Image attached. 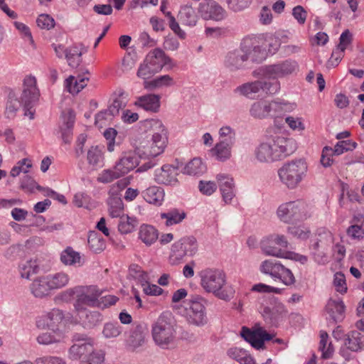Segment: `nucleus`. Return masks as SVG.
Returning <instances> with one entry per match:
<instances>
[{
  "label": "nucleus",
  "instance_id": "obj_13",
  "mask_svg": "<svg viewBox=\"0 0 364 364\" xmlns=\"http://www.w3.org/2000/svg\"><path fill=\"white\" fill-rule=\"evenodd\" d=\"M240 333L245 341L258 349L264 346V341H271L274 336V334L268 333L262 327H255L253 330H250L244 326L242 328Z\"/></svg>",
  "mask_w": 364,
  "mask_h": 364
},
{
  "label": "nucleus",
  "instance_id": "obj_33",
  "mask_svg": "<svg viewBox=\"0 0 364 364\" xmlns=\"http://www.w3.org/2000/svg\"><path fill=\"white\" fill-rule=\"evenodd\" d=\"M80 321L87 328H92L102 321L101 314L96 311H89L87 309L83 312H76Z\"/></svg>",
  "mask_w": 364,
  "mask_h": 364
},
{
  "label": "nucleus",
  "instance_id": "obj_4",
  "mask_svg": "<svg viewBox=\"0 0 364 364\" xmlns=\"http://www.w3.org/2000/svg\"><path fill=\"white\" fill-rule=\"evenodd\" d=\"M201 286L209 293H213L220 299H230L232 291L225 287V274L220 269H207L201 272Z\"/></svg>",
  "mask_w": 364,
  "mask_h": 364
},
{
  "label": "nucleus",
  "instance_id": "obj_32",
  "mask_svg": "<svg viewBox=\"0 0 364 364\" xmlns=\"http://www.w3.org/2000/svg\"><path fill=\"white\" fill-rule=\"evenodd\" d=\"M227 354L231 359L235 360L241 364H255L252 357L248 352L242 348L232 347L228 350Z\"/></svg>",
  "mask_w": 364,
  "mask_h": 364
},
{
  "label": "nucleus",
  "instance_id": "obj_55",
  "mask_svg": "<svg viewBox=\"0 0 364 364\" xmlns=\"http://www.w3.org/2000/svg\"><path fill=\"white\" fill-rule=\"evenodd\" d=\"M333 286L336 291L342 294L347 292L348 287L344 274L341 272H338L334 274Z\"/></svg>",
  "mask_w": 364,
  "mask_h": 364
},
{
  "label": "nucleus",
  "instance_id": "obj_22",
  "mask_svg": "<svg viewBox=\"0 0 364 364\" xmlns=\"http://www.w3.org/2000/svg\"><path fill=\"white\" fill-rule=\"evenodd\" d=\"M217 180L222 197L225 203H229L235 197V183L233 178L228 175L218 174Z\"/></svg>",
  "mask_w": 364,
  "mask_h": 364
},
{
  "label": "nucleus",
  "instance_id": "obj_21",
  "mask_svg": "<svg viewBox=\"0 0 364 364\" xmlns=\"http://www.w3.org/2000/svg\"><path fill=\"white\" fill-rule=\"evenodd\" d=\"M177 169L174 166L166 164L156 171L155 181L158 183L174 185L177 182Z\"/></svg>",
  "mask_w": 364,
  "mask_h": 364
},
{
  "label": "nucleus",
  "instance_id": "obj_9",
  "mask_svg": "<svg viewBox=\"0 0 364 364\" xmlns=\"http://www.w3.org/2000/svg\"><path fill=\"white\" fill-rule=\"evenodd\" d=\"M280 89V84L278 80L270 81L265 78L264 75L261 80L251 82H247L237 87V90L243 95L252 98L260 91L266 94L273 95L277 92Z\"/></svg>",
  "mask_w": 364,
  "mask_h": 364
},
{
  "label": "nucleus",
  "instance_id": "obj_10",
  "mask_svg": "<svg viewBox=\"0 0 364 364\" xmlns=\"http://www.w3.org/2000/svg\"><path fill=\"white\" fill-rule=\"evenodd\" d=\"M288 241L284 235L273 234L263 238L260 242L262 251L266 255L287 258L289 252L284 250Z\"/></svg>",
  "mask_w": 364,
  "mask_h": 364
},
{
  "label": "nucleus",
  "instance_id": "obj_18",
  "mask_svg": "<svg viewBox=\"0 0 364 364\" xmlns=\"http://www.w3.org/2000/svg\"><path fill=\"white\" fill-rule=\"evenodd\" d=\"M95 352L93 345L90 342L84 340H78L77 343L73 344L69 350V356L72 360H85L92 355H100Z\"/></svg>",
  "mask_w": 364,
  "mask_h": 364
},
{
  "label": "nucleus",
  "instance_id": "obj_34",
  "mask_svg": "<svg viewBox=\"0 0 364 364\" xmlns=\"http://www.w3.org/2000/svg\"><path fill=\"white\" fill-rule=\"evenodd\" d=\"M107 204L109 213L112 218H119L123 215V202L118 194L110 193Z\"/></svg>",
  "mask_w": 364,
  "mask_h": 364
},
{
  "label": "nucleus",
  "instance_id": "obj_61",
  "mask_svg": "<svg viewBox=\"0 0 364 364\" xmlns=\"http://www.w3.org/2000/svg\"><path fill=\"white\" fill-rule=\"evenodd\" d=\"M289 234L301 240H306L311 235V231L309 228L305 227H289L288 228Z\"/></svg>",
  "mask_w": 364,
  "mask_h": 364
},
{
  "label": "nucleus",
  "instance_id": "obj_1",
  "mask_svg": "<svg viewBox=\"0 0 364 364\" xmlns=\"http://www.w3.org/2000/svg\"><path fill=\"white\" fill-rule=\"evenodd\" d=\"M296 149L293 139L280 135L271 136L259 145L255 150V155L261 162H272L290 155Z\"/></svg>",
  "mask_w": 364,
  "mask_h": 364
},
{
  "label": "nucleus",
  "instance_id": "obj_42",
  "mask_svg": "<svg viewBox=\"0 0 364 364\" xmlns=\"http://www.w3.org/2000/svg\"><path fill=\"white\" fill-rule=\"evenodd\" d=\"M318 350L321 351V357L323 359H328L333 355L334 349L331 342H328V335L325 331H321L320 333Z\"/></svg>",
  "mask_w": 364,
  "mask_h": 364
},
{
  "label": "nucleus",
  "instance_id": "obj_52",
  "mask_svg": "<svg viewBox=\"0 0 364 364\" xmlns=\"http://www.w3.org/2000/svg\"><path fill=\"white\" fill-rule=\"evenodd\" d=\"M264 314L269 315V319L272 324H276L279 322L280 318L283 314H286L284 306L283 305H278L274 306L272 310L269 308L264 309Z\"/></svg>",
  "mask_w": 364,
  "mask_h": 364
},
{
  "label": "nucleus",
  "instance_id": "obj_46",
  "mask_svg": "<svg viewBox=\"0 0 364 364\" xmlns=\"http://www.w3.org/2000/svg\"><path fill=\"white\" fill-rule=\"evenodd\" d=\"M182 245L183 244L179 242V241H177L172 245L169 255V261L172 264H177L180 263L187 255L183 250ZM184 248L186 249L185 247Z\"/></svg>",
  "mask_w": 364,
  "mask_h": 364
},
{
  "label": "nucleus",
  "instance_id": "obj_20",
  "mask_svg": "<svg viewBox=\"0 0 364 364\" xmlns=\"http://www.w3.org/2000/svg\"><path fill=\"white\" fill-rule=\"evenodd\" d=\"M30 290L36 298L43 299L49 296L52 289L47 275L35 278L30 285Z\"/></svg>",
  "mask_w": 364,
  "mask_h": 364
},
{
  "label": "nucleus",
  "instance_id": "obj_50",
  "mask_svg": "<svg viewBox=\"0 0 364 364\" xmlns=\"http://www.w3.org/2000/svg\"><path fill=\"white\" fill-rule=\"evenodd\" d=\"M21 105H23L22 100L21 99V100H18V99L14 98V95L10 94L6 107V117L9 119H13L16 116L17 110Z\"/></svg>",
  "mask_w": 364,
  "mask_h": 364
},
{
  "label": "nucleus",
  "instance_id": "obj_17",
  "mask_svg": "<svg viewBox=\"0 0 364 364\" xmlns=\"http://www.w3.org/2000/svg\"><path fill=\"white\" fill-rule=\"evenodd\" d=\"M242 48L247 54V60L261 63L266 58L265 50L262 49L255 38H245L242 41Z\"/></svg>",
  "mask_w": 364,
  "mask_h": 364
},
{
  "label": "nucleus",
  "instance_id": "obj_51",
  "mask_svg": "<svg viewBox=\"0 0 364 364\" xmlns=\"http://www.w3.org/2000/svg\"><path fill=\"white\" fill-rule=\"evenodd\" d=\"M173 78L171 77L169 75H166L157 77L156 79L150 82L144 81V87L146 89H152L154 87H159L162 86H169L173 85Z\"/></svg>",
  "mask_w": 364,
  "mask_h": 364
},
{
  "label": "nucleus",
  "instance_id": "obj_15",
  "mask_svg": "<svg viewBox=\"0 0 364 364\" xmlns=\"http://www.w3.org/2000/svg\"><path fill=\"white\" fill-rule=\"evenodd\" d=\"M198 13L205 20L221 21L226 16L225 10L216 1L213 0L201 2L198 6Z\"/></svg>",
  "mask_w": 364,
  "mask_h": 364
},
{
  "label": "nucleus",
  "instance_id": "obj_60",
  "mask_svg": "<svg viewBox=\"0 0 364 364\" xmlns=\"http://www.w3.org/2000/svg\"><path fill=\"white\" fill-rule=\"evenodd\" d=\"M31 166L32 164L31 161L27 159H23V160L18 161L16 166L13 167L10 172V174L11 176L16 177L18 176L21 172H28V169Z\"/></svg>",
  "mask_w": 364,
  "mask_h": 364
},
{
  "label": "nucleus",
  "instance_id": "obj_47",
  "mask_svg": "<svg viewBox=\"0 0 364 364\" xmlns=\"http://www.w3.org/2000/svg\"><path fill=\"white\" fill-rule=\"evenodd\" d=\"M126 105L127 97L124 92H121L119 93L117 97L113 100L112 103L108 108V112L112 116L117 115L119 114L120 109L124 108Z\"/></svg>",
  "mask_w": 364,
  "mask_h": 364
},
{
  "label": "nucleus",
  "instance_id": "obj_5",
  "mask_svg": "<svg viewBox=\"0 0 364 364\" xmlns=\"http://www.w3.org/2000/svg\"><path fill=\"white\" fill-rule=\"evenodd\" d=\"M308 170L304 160L296 159L284 163L278 170L280 181L289 189H294L306 177Z\"/></svg>",
  "mask_w": 364,
  "mask_h": 364
},
{
  "label": "nucleus",
  "instance_id": "obj_19",
  "mask_svg": "<svg viewBox=\"0 0 364 364\" xmlns=\"http://www.w3.org/2000/svg\"><path fill=\"white\" fill-rule=\"evenodd\" d=\"M147 328L142 324H138L132 328L126 338L127 345L132 350L141 346L146 341Z\"/></svg>",
  "mask_w": 364,
  "mask_h": 364
},
{
  "label": "nucleus",
  "instance_id": "obj_11",
  "mask_svg": "<svg viewBox=\"0 0 364 364\" xmlns=\"http://www.w3.org/2000/svg\"><path fill=\"white\" fill-rule=\"evenodd\" d=\"M205 301L197 296L190 300L185 307V315L188 322L198 326L207 323L208 318L205 312Z\"/></svg>",
  "mask_w": 364,
  "mask_h": 364
},
{
  "label": "nucleus",
  "instance_id": "obj_44",
  "mask_svg": "<svg viewBox=\"0 0 364 364\" xmlns=\"http://www.w3.org/2000/svg\"><path fill=\"white\" fill-rule=\"evenodd\" d=\"M64 318L63 313L61 310L54 309L45 316L44 321L47 326L52 331H55L58 324L60 323Z\"/></svg>",
  "mask_w": 364,
  "mask_h": 364
},
{
  "label": "nucleus",
  "instance_id": "obj_6",
  "mask_svg": "<svg viewBox=\"0 0 364 364\" xmlns=\"http://www.w3.org/2000/svg\"><path fill=\"white\" fill-rule=\"evenodd\" d=\"M152 131L151 140L143 141L141 144L142 154L147 157H156L162 154L168 142L167 130L159 120L150 121Z\"/></svg>",
  "mask_w": 364,
  "mask_h": 364
},
{
  "label": "nucleus",
  "instance_id": "obj_7",
  "mask_svg": "<svg viewBox=\"0 0 364 364\" xmlns=\"http://www.w3.org/2000/svg\"><path fill=\"white\" fill-rule=\"evenodd\" d=\"M279 218L287 223L301 222L311 216V208L303 200L281 204L277 211Z\"/></svg>",
  "mask_w": 364,
  "mask_h": 364
},
{
  "label": "nucleus",
  "instance_id": "obj_49",
  "mask_svg": "<svg viewBox=\"0 0 364 364\" xmlns=\"http://www.w3.org/2000/svg\"><path fill=\"white\" fill-rule=\"evenodd\" d=\"M20 273L22 277L28 278L31 275L38 272L39 266L36 260H28L19 266Z\"/></svg>",
  "mask_w": 364,
  "mask_h": 364
},
{
  "label": "nucleus",
  "instance_id": "obj_8",
  "mask_svg": "<svg viewBox=\"0 0 364 364\" xmlns=\"http://www.w3.org/2000/svg\"><path fill=\"white\" fill-rule=\"evenodd\" d=\"M259 271L274 279L279 280L287 286L291 285L295 282L292 272L276 259H268L262 262Z\"/></svg>",
  "mask_w": 364,
  "mask_h": 364
},
{
  "label": "nucleus",
  "instance_id": "obj_14",
  "mask_svg": "<svg viewBox=\"0 0 364 364\" xmlns=\"http://www.w3.org/2000/svg\"><path fill=\"white\" fill-rule=\"evenodd\" d=\"M296 68V63L286 60L282 63L270 65L261 69L262 75L270 81L277 80L278 77H282L286 75L291 74Z\"/></svg>",
  "mask_w": 364,
  "mask_h": 364
},
{
  "label": "nucleus",
  "instance_id": "obj_45",
  "mask_svg": "<svg viewBox=\"0 0 364 364\" xmlns=\"http://www.w3.org/2000/svg\"><path fill=\"white\" fill-rule=\"evenodd\" d=\"M345 345L352 351H358L364 348V338L360 333L353 331L348 336Z\"/></svg>",
  "mask_w": 364,
  "mask_h": 364
},
{
  "label": "nucleus",
  "instance_id": "obj_28",
  "mask_svg": "<svg viewBox=\"0 0 364 364\" xmlns=\"http://www.w3.org/2000/svg\"><path fill=\"white\" fill-rule=\"evenodd\" d=\"M145 60L157 73L166 64V57L164 52L159 49L155 48L150 51Z\"/></svg>",
  "mask_w": 364,
  "mask_h": 364
},
{
  "label": "nucleus",
  "instance_id": "obj_57",
  "mask_svg": "<svg viewBox=\"0 0 364 364\" xmlns=\"http://www.w3.org/2000/svg\"><path fill=\"white\" fill-rule=\"evenodd\" d=\"M75 112L71 109H66L62 112V124L60 127H63L64 128H73L75 123Z\"/></svg>",
  "mask_w": 364,
  "mask_h": 364
},
{
  "label": "nucleus",
  "instance_id": "obj_27",
  "mask_svg": "<svg viewBox=\"0 0 364 364\" xmlns=\"http://www.w3.org/2000/svg\"><path fill=\"white\" fill-rule=\"evenodd\" d=\"M135 105L146 111L156 112L160 107V97L154 94L146 95L138 97Z\"/></svg>",
  "mask_w": 364,
  "mask_h": 364
},
{
  "label": "nucleus",
  "instance_id": "obj_24",
  "mask_svg": "<svg viewBox=\"0 0 364 364\" xmlns=\"http://www.w3.org/2000/svg\"><path fill=\"white\" fill-rule=\"evenodd\" d=\"M326 311L336 323L343 321L345 317V305L341 299H330L326 306Z\"/></svg>",
  "mask_w": 364,
  "mask_h": 364
},
{
  "label": "nucleus",
  "instance_id": "obj_62",
  "mask_svg": "<svg viewBox=\"0 0 364 364\" xmlns=\"http://www.w3.org/2000/svg\"><path fill=\"white\" fill-rule=\"evenodd\" d=\"M122 332L121 326L117 323H108L104 326L103 334L106 338H115Z\"/></svg>",
  "mask_w": 364,
  "mask_h": 364
},
{
  "label": "nucleus",
  "instance_id": "obj_39",
  "mask_svg": "<svg viewBox=\"0 0 364 364\" xmlns=\"http://www.w3.org/2000/svg\"><path fill=\"white\" fill-rule=\"evenodd\" d=\"M60 261L65 265L78 264L80 266L82 264L80 253L70 247H68L62 252Z\"/></svg>",
  "mask_w": 364,
  "mask_h": 364
},
{
  "label": "nucleus",
  "instance_id": "obj_38",
  "mask_svg": "<svg viewBox=\"0 0 364 364\" xmlns=\"http://www.w3.org/2000/svg\"><path fill=\"white\" fill-rule=\"evenodd\" d=\"M167 1L164 0L161 5V11L165 14L166 16L168 18V25L170 28L173 31L175 34H176L180 38L184 39L186 37V33L181 30L178 22L176 21V18L173 16L171 15L170 11H167L166 9Z\"/></svg>",
  "mask_w": 364,
  "mask_h": 364
},
{
  "label": "nucleus",
  "instance_id": "obj_56",
  "mask_svg": "<svg viewBox=\"0 0 364 364\" xmlns=\"http://www.w3.org/2000/svg\"><path fill=\"white\" fill-rule=\"evenodd\" d=\"M357 146V144L350 140L341 141H338L333 149V154L340 155L344 151H348L354 149Z\"/></svg>",
  "mask_w": 364,
  "mask_h": 364
},
{
  "label": "nucleus",
  "instance_id": "obj_63",
  "mask_svg": "<svg viewBox=\"0 0 364 364\" xmlns=\"http://www.w3.org/2000/svg\"><path fill=\"white\" fill-rule=\"evenodd\" d=\"M36 23L38 27L42 29L49 30L54 27V19L48 14H41L38 16Z\"/></svg>",
  "mask_w": 364,
  "mask_h": 364
},
{
  "label": "nucleus",
  "instance_id": "obj_23",
  "mask_svg": "<svg viewBox=\"0 0 364 364\" xmlns=\"http://www.w3.org/2000/svg\"><path fill=\"white\" fill-rule=\"evenodd\" d=\"M138 164V156L135 153H126L116 164L114 169L122 176L136 168Z\"/></svg>",
  "mask_w": 364,
  "mask_h": 364
},
{
  "label": "nucleus",
  "instance_id": "obj_43",
  "mask_svg": "<svg viewBox=\"0 0 364 364\" xmlns=\"http://www.w3.org/2000/svg\"><path fill=\"white\" fill-rule=\"evenodd\" d=\"M184 173L188 175L198 176L206 171V166L199 158H195L184 167Z\"/></svg>",
  "mask_w": 364,
  "mask_h": 364
},
{
  "label": "nucleus",
  "instance_id": "obj_37",
  "mask_svg": "<svg viewBox=\"0 0 364 364\" xmlns=\"http://www.w3.org/2000/svg\"><path fill=\"white\" fill-rule=\"evenodd\" d=\"M87 242L89 248L95 253L101 252L106 247L105 240L96 231L90 232Z\"/></svg>",
  "mask_w": 364,
  "mask_h": 364
},
{
  "label": "nucleus",
  "instance_id": "obj_53",
  "mask_svg": "<svg viewBox=\"0 0 364 364\" xmlns=\"http://www.w3.org/2000/svg\"><path fill=\"white\" fill-rule=\"evenodd\" d=\"M121 176H122L119 173V171L114 168V170L106 169L99 174L97 178V181L102 183H109Z\"/></svg>",
  "mask_w": 364,
  "mask_h": 364
},
{
  "label": "nucleus",
  "instance_id": "obj_40",
  "mask_svg": "<svg viewBox=\"0 0 364 364\" xmlns=\"http://www.w3.org/2000/svg\"><path fill=\"white\" fill-rule=\"evenodd\" d=\"M52 290L65 287L70 281L69 275L63 272L47 275Z\"/></svg>",
  "mask_w": 364,
  "mask_h": 364
},
{
  "label": "nucleus",
  "instance_id": "obj_29",
  "mask_svg": "<svg viewBox=\"0 0 364 364\" xmlns=\"http://www.w3.org/2000/svg\"><path fill=\"white\" fill-rule=\"evenodd\" d=\"M139 239L146 246L154 244L159 238L158 230L151 225L143 224L138 232Z\"/></svg>",
  "mask_w": 364,
  "mask_h": 364
},
{
  "label": "nucleus",
  "instance_id": "obj_59",
  "mask_svg": "<svg viewBox=\"0 0 364 364\" xmlns=\"http://www.w3.org/2000/svg\"><path fill=\"white\" fill-rule=\"evenodd\" d=\"M179 242L182 243L183 250L187 255H193L197 250L196 240L193 237H183L178 240Z\"/></svg>",
  "mask_w": 364,
  "mask_h": 364
},
{
  "label": "nucleus",
  "instance_id": "obj_41",
  "mask_svg": "<svg viewBox=\"0 0 364 364\" xmlns=\"http://www.w3.org/2000/svg\"><path fill=\"white\" fill-rule=\"evenodd\" d=\"M233 143L225 141H220L212 149L214 155L217 159L221 161L226 160L230 158L231 154V146Z\"/></svg>",
  "mask_w": 364,
  "mask_h": 364
},
{
  "label": "nucleus",
  "instance_id": "obj_48",
  "mask_svg": "<svg viewBox=\"0 0 364 364\" xmlns=\"http://www.w3.org/2000/svg\"><path fill=\"white\" fill-rule=\"evenodd\" d=\"M119 218V222L118 224V230L122 234H127L132 232L136 225V220L130 218L128 215H122Z\"/></svg>",
  "mask_w": 364,
  "mask_h": 364
},
{
  "label": "nucleus",
  "instance_id": "obj_64",
  "mask_svg": "<svg viewBox=\"0 0 364 364\" xmlns=\"http://www.w3.org/2000/svg\"><path fill=\"white\" fill-rule=\"evenodd\" d=\"M36 364H66L60 358L56 356H43L35 360Z\"/></svg>",
  "mask_w": 364,
  "mask_h": 364
},
{
  "label": "nucleus",
  "instance_id": "obj_36",
  "mask_svg": "<svg viewBox=\"0 0 364 364\" xmlns=\"http://www.w3.org/2000/svg\"><path fill=\"white\" fill-rule=\"evenodd\" d=\"M88 80L87 77H78L75 78L74 76L70 75L65 80V87L70 93L73 95L77 94L87 85Z\"/></svg>",
  "mask_w": 364,
  "mask_h": 364
},
{
  "label": "nucleus",
  "instance_id": "obj_30",
  "mask_svg": "<svg viewBox=\"0 0 364 364\" xmlns=\"http://www.w3.org/2000/svg\"><path fill=\"white\" fill-rule=\"evenodd\" d=\"M144 199L150 204L155 205H161L164 198V192L163 188L159 186H150L142 193Z\"/></svg>",
  "mask_w": 364,
  "mask_h": 364
},
{
  "label": "nucleus",
  "instance_id": "obj_54",
  "mask_svg": "<svg viewBox=\"0 0 364 364\" xmlns=\"http://www.w3.org/2000/svg\"><path fill=\"white\" fill-rule=\"evenodd\" d=\"M65 58L72 68H77L81 61V53L76 48L66 49Z\"/></svg>",
  "mask_w": 364,
  "mask_h": 364
},
{
  "label": "nucleus",
  "instance_id": "obj_26",
  "mask_svg": "<svg viewBox=\"0 0 364 364\" xmlns=\"http://www.w3.org/2000/svg\"><path fill=\"white\" fill-rule=\"evenodd\" d=\"M159 217L161 223L169 227L182 222L186 218V213L183 210L173 208L166 213H161Z\"/></svg>",
  "mask_w": 364,
  "mask_h": 364
},
{
  "label": "nucleus",
  "instance_id": "obj_16",
  "mask_svg": "<svg viewBox=\"0 0 364 364\" xmlns=\"http://www.w3.org/2000/svg\"><path fill=\"white\" fill-rule=\"evenodd\" d=\"M40 95L39 90L37 87L36 78L31 75H26L23 80V91L21 96L22 102L25 107H28L38 100Z\"/></svg>",
  "mask_w": 364,
  "mask_h": 364
},
{
  "label": "nucleus",
  "instance_id": "obj_25",
  "mask_svg": "<svg viewBox=\"0 0 364 364\" xmlns=\"http://www.w3.org/2000/svg\"><path fill=\"white\" fill-rule=\"evenodd\" d=\"M245 61H247V54L245 49L242 48L241 44L240 49L228 53L225 57V63L231 70H235L240 68Z\"/></svg>",
  "mask_w": 364,
  "mask_h": 364
},
{
  "label": "nucleus",
  "instance_id": "obj_12",
  "mask_svg": "<svg viewBox=\"0 0 364 364\" xmlns=\"http://www.w3.org/2000/svg\"><path fill=\"white\" fill-rule=\"evenodd\" d=\"M282 110L281 103L276 101L260 100L255 102L250 109L252 117L256 119H265L272 117Z\"/></svg>",
  "mask_w": 364,
  "mask_h": 364
},
{
  "label": "nucleus",
  "instance_id": "obj_58",
  "mask_svg": "<svg viewBox=\"0 0 364 364\" xmlns=\"http://www.w3.org/2000/svg\"><path fill=\"white\" fill-rule=\"evenodd\" d=\"M157 72L151 68V66L146 62V60L141 63L137 70V76L144 80L151 78Z\"/></svg>",
  "mask_w": 364,
  "mask_h": 364
},
{
  "label": "nucleus",
  "instance_id": "obj_35",
  "mask_svg": "<svg viewBox=\"0 0 364 364\" xmlns=\"http://www.w3.org/2000/svg\"><path fill=\"white\" fill-rule=\"evenodd\" d=\"M87 160L88 164L97 169L103 166L104 156L101 148L98 146H92L87 151Z\"/></svg>",
  "mask_w": 364,
  "mask_h": 364
},
{
  "label": "nucleus",
  "instance_id": "obj_31",
  "mask_svg": "<svg viewBox=\"0 0 364 364\" xmlns=\"http://www.w3.org/2000/svg\"><path fill=\"white\" fill-rule=\"evenodd\" d=\"M178 18L185 26H194L198 21V16L191 5H185L181 7Z\"/></svg>",
  "mask_w": 364,
  "mask_h": 364
},
{
  "label": "nucleus",
  "instance_id": "obj_3",
  "mask_svg": "<svg viewBox=\"0 0 364 364\" xmlns=\"http://www.w3.org/2000/svg\"><path fill=\"white\" fill-rule=\"evenodd\" d=\"M151 334L155 343L162 348H168L176 338V323L171 313H162L152 324Z\"/></svg>",
  "mask_w": 364,
  "mask_h": 364
},
{
  "label": "nucleus",
  "instance_id": "obj_2",
  "mask_svg": "<svg viewBox=\"0 0 364 364\" xmlns=\"http://www.w3.org/2000/svg\"><path fill=\"white\" fill-rule=\"evenodd\" d=\"M102 291L97 286H77L62 292L63 300L75 299L74 303L76 312H83L87 307L100 306L99 298Z\"/></svg>",
  "mask_w": 364,
  "mask_h": 364
}]
</instances>
